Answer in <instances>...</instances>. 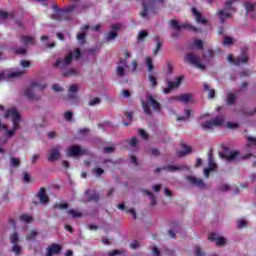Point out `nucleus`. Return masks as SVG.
Here are the masks:
<instances>
[{"label": "nucleus", "mask_w": 256, "mask_h": 256, "mask_svg": "<svg viewBox=\"0 0 256 256\" xmlns=\"http://www.w3.org/2000/svg\"><path fill=\"white\" fill-rule=\"evenodd\" d=\"M4 117L6 119H9V117H11L13 127L11 130H7V125L1 124V122H0V127H2L4 129V131H6L7 137H13V135H15V132L18 131V129H19V122L21 121V114L19 113V110H17V108H9L6 111V113L4 114Z\"/></svg>", "instance_id": "obj_1"}, {"label": "nucleus", "mask_w": 256, "mask_h": 256, "mask_svg": "<svg viewBox=\"0 0 256 256\" xmlns=\"http://www.w3.org/2000/svg\"><path fill=\"white\" fill-rule=\"evenodd\" d=\"M45 87H47V84L41 83L40 81H33L30 86L24 90V95L27 99H30V101H37L41 99L39 93H41Z\"/></svg>", "instance_id": "obj_2"}, {"label": "nucleus", "mask_w": 256, "mask_h": 256, "mask_svg": "<svg viewBox=\"0 0 256 256\" xmlns=\"http://www.w3.org/2000/svg\"><path fill=\"white\" fill-rule=\"evenodd\" d=\"M142 108L144 113L146 115H152L151 108L156 112L159 113L161 111V103L157 101V98H155L151 94L146 95V101H142Z\"/></svg>", "instance_id": "obj_3"}, {"label": "nucleus", "mask_w": 256, "mask_h": 256, "mask_svg": "<svg viewBox=\"0 0 256 256\" xmlns=\"http://www.w3.org/2000/svg\"><path fill=\"white\" fill-rule=\"evenodd\" d=\"M163 3V0H144L142 3V11L140 12L142 19H149L151 15H154L157 5Z\"/></svg>", "instance_id": "obj_4"}, {"label": "nucleus", "mask_w": 256, "mask_h": 256, "mask_svg": "<svg viewBox=\"0 0 256 256\" xmlns=\"http://www.w3.org/2000/svg\"><path fill=\"white\" fill-rule=\"evenodd\" d=\"M73 57L79 59L81 57V50L76 49L75 52H70L63 59H58L54 64L55 67H59V69H65L68 65H71V61H73Z\"/></svg>", "instance_id": "obj_5"}, {"label": "nucleus", "mask_w": 256, "mask_h": 256, "mask_svg": "<svg viewBox=\"0 0 256 256\" xmlns=\"http://www.w3.org/2000/svg\"><path fill=\"white\" fill-rule=\"evenodd\" d=\"M223 157L224 159H226V161L233 163L235 161H241V159H249V157H251V154L247 156H241V154L237 150H226L223 154Z\"/></svg>", "instance_id": "obj_6"}, {"label": "nucleus", "mask_w": 256, "mask_h": 256, "mask_svg": "<svg viewBox=\"0 0 256 256\" xmlns=\"http://www.w3.org/2000/svg\"><path fill=\"white\" fill-rule=\"evenodd\" d=\"M131 52L125 51L124 59H120L116 67V73L118 77H125V69H128L129 66L127 65V59H130Z\"/></svg>", "instance_id": "obj_7"}, {"label": "nucleus", "mask_w": 256, "mask_h": 256, "mask_svg": "<svg viewBox=\"0 0 256 256\" xmlns=\"http://www.w3.org/2000/svg\"><path fill=\"white\" fill-rule=\"evenodd\" d=\"M25 73H27V70L25 69L16 71L5 70L3 72H0V81H7V79H15L17 77L25 75Z\"/></svg>", "instance_id": "obj_8"}, {"label": "nucleus", "mask_w": 256, "mask_h": 256, "mask_svg": "<svg viewBox=\"0 0 256 256\" xmlns=\"http://www.w3.org/2000/svg\"><path fill=\"white\" fill-rule=\"evenodd\" d=\"M146 67H148V81L152 87H157V73L153 72V59L151 57L146 58Z\"/></svg>", "instance_id": "obj_9"}, {"label": "nucleus", "mask_w": 256, "mask_h": 256, "mask_svg": "<svg viewBox=\"0 0 256 256\" xmlns=\"http://www.w3.org/2000/svg\"><path fill=\"white\" fill-rule=\"evenodd\" d=\"M225 123V117L218 116L214 118L213 120L206 121L201 124V127L205 129V131H209L213 129L214 127H221Z\"/></svg>", "instance_id": "obj_10"}, {"label": "nucleus", "mask_w": 256, "mask_h": 256, "mask_svg": "<svg viewBox=\"0 0 256 256\" xmlns=\"http://www.w3.org/2000/svg\"><path fill=\"white\" fill-rule=\"evenodd\" d=\"M61 149H63V146L59 144L50 148L47 155V159L50 163L61 159Z\"/></svg>", "instance_id": "obj_11"}, {"label": "nucleus", "mask_w": 256, "mask_h": 256, "mask_svg": "<svg viewBox=\"0 0 256 256\" xmlns=\"http://www.w3.org/2000/svg\"><path fill=\"white\" fill-rule=\"evenodd\" d=\"M66 154L68 157H82V155H87V149L81 146H71L67 149Z\"/></svg>", "instance_id": "obj_12"}, {"label": "nucleus", "mask_w": 256, "mask_h": 256, "mask_svg": "<svg viewBox=\"0 0 256 256\" xmlns=\"http://www.w3.org/2000/svg\"><path fill=\"white\" fill-rule=\"evenodd\" d=\"M186 61H188V63H191V65H194V67H197V69H205V64L201 63V60L199 59V57L195 54H188L186 55Z\"/></svg>", "instance_id": "obj_13"}, {"label": "nucleus", "mask_w": 256, "mask_h": 256, "mask_svg": "<svg viewBox=\"0 0 256 256\" xmlns=\"http://www.w3.org/2000/svg\"><path fill=\"white\" fill-rule=\"evenodd\" d=\"M181 81H183V76H179L175 82L167 81V87L163 89V93L169 95L173 89H177L181 85Z\"/></svg>", "instance_id": "obj_14"}, {"label": "nucleus", "mask_w": 256, "mask_h": 256, "mask_svg": "<svg viewBox=\"0 0 256 256\" xmlns=\"http://www.w3.org/2000/svg\"><path fill=\"white\" fill-rule=\"evenodd\" d=\"M53 9L56 14L52 15V18L55 19L56 21H61V15H67V13H71V11H75V6H70L62 12L59 11V6L57 5H54Z\"/></svg>", "instance_id": "obj_15"}, {"label": "nucleus", "mask_w": 256, "mask_h": 256, "mask_svg": "<svg viewBox=\"0 0 256 256\" xmlns=\"http://www.w3.org/2000/svg\"><path fill=\"white\" fill-rule=\"evenodd\" d=\"M169 25L171 29H173L174 31H181L182 29H186V28L192 29L193 31H197V28H193L189 24H180L179 21L177 20H171L169 22Z\"/></svg>", "instance_id": "obj_16"}, {"label": "nucleus", "mask_w": 256, "mask_h": 256, "mask_svg": "<svg viewBox=\"0 0 256 256\" xmlns=\"http://www.w3.org/2000/svg\"><path fill=\"white\" fill-rule=\"evenodd\" d=\"M248 59L249 58L245 54H242L241 56H239L235 59L233 58V55L227 56V61L229 63H232V65H243V64L247 63Z\"/></svg>", "instance_id": "obj_17"}, {"label": "nucleus", "mask_w": 256, "mask_h": 256, "mask_svg": "<svg viewBox=\"0 0 256 256\" xmlns=\"http://www.w3.org/2000/svg\"><path fill=\"white\" fill-rule=\"evenodd\" d=\"M165 171H168L169 173H177L179 171H189V166L185 164L180 165H168L163 168Z\"/></svg>", "instance_id": "obj_18"}, {"label": "nucleus", "mask_w": 256, "mask_h": 256, "mask_svg": "<svg viewBox=\"0 0 256 256\" xmlns=\"http://www.w3.org/2000/svg\"><path fill=\"white\" fill-rule=\"evenodd\" d=\"M187 181H189L190 185H194V187H199V189H205L207 186L203 179L197 178L195 176H187Z\"/></svg>", "instance_id": "obj_19"}, {"label": "nucleus", "mask_w": 256, "mask_h": 256, "mask_svg": "<svg viewBox=\"0 0 256 256\" xmlns=\"http://www.w3.org/2000/svg\"><path fill=\"white\" fill-rule=\"evenodd\" d=\"M209 241H215L216 245L218 247H221L223 245H225V243H227V240L221 236H219V234H215V233H211L208 236Z\"/></svg>", "instance_id": "obj_20"}, {"label": "nucleus", "mask_w": 256, "mask_h": 256, "mask_svg": "<svg viewBox=\"0 0 256 256\" xmlns=\"http://www.w3.org/2000/svg\"><path fill=\"white\" fill-rule=\"evenodd\" d=\"M111 29H112V31L108 32L106 35L107 41H113V39H117V31H119V29H121V25L113 24L111 26Z\"/></svg>", "instance_id": "obj_21"}, {"label": "nucleus", "mask_w": 256, "mask_h": 256, "mask_svg": "<svg viewBox=\"0 0 256 256\" xmlns=\"http://www.w3.org/2000/svg\"><path fill=\"white\" fill-rule=\"evenodd\" d=\"M61 253V246L58 244H52L46 248V256H53Z\"/></svg>", "instance_id": "obj_22"}, {"label": "nucleus", "mask_w": 256, "mask_h": 256, "mask_svg": "<svg viewBox=\"0 0 256 256\" xmlns=\"http://www.w3.org/2000/svg\"><path fill=\"white\" fill-rule=\"evenodd\" d=\"M217 169V164H215V161H213V158L209 156L208 158V168L204 169V176L206 178H209V174L211 171H215Z\"/></svg>", "instance_id": "obj_23"}, {"label": "nucleus", "mask_w": 256, "mask_h": 256, "mask_svg": "<svg viewBox=\"0 0 256 256\" xmlns=\"http://www.w3.org/2000/svg\"><path fill=\"white\" fill-rule=\"evenodd\" d=\"M176 101H180V103H193V94H181L175 97Z\"/></svg>", "instance_id": "obj_24"}, {"label": "nucleus", "mask_w": 256, "mask_h": 256, "mask_svg": "<svg viewBox=\"0 0 256 256\" xmlns=\"http://www.w3.org/2000/svg\"><path fill=\"white\" fill-rule=\"evenodd\" d=\"M40 203H49V197L45 193V188H41L37 194Z\"/></svg>", "instance_id": "obj_25"}, {"label": "nucleus", "mask_w": 256, "mask_h": 256, "mask_svg": "<svg viewBox=\"0 0 256 256\" xmlns=\"http://www.w3.org/2000/svg\"><path fill=\"white\" fill-rule=\"evenodd\" d=\"M20 41L22 45H35V37L33 36H22Z\"/></svg>", "instance_id": "obj_26"}, {"label": "nucleus", "mask_w": 256, "mask_h": 256, "mask_svg": "<svg viewBox=\"0 0 256 256\" xmlns=\"http://www.w3.org/2000/svg\"><path fill=\"white\" fill-rule=\"evenodd\" d=\"M41 41L43 45L49 49H53V47H55V42L49 41V36H42Z\"/></svg>", "instance_id": "obj_27"}, {"label": "nucleus", "mask_w": 256, "mask_h": 256, "mask_svg": "<svg viewBox=\"0 0 256 256\" xmlns=\"http://www.w3.org/2000/svg\"><path fill=\"white\" fill-rule=\"evenodd\" d=\"M11 253H14L16 256L21 255V253H23V246L19 244H12Z\"/></svg>", "instance_id": "obj_28"}, {"label": "nucleus", "mask_w": 256, "mask_h": 256, "mask_svg": "<svg viewBox=\"0 0 256 256\" xmlns=\"http://www.w3.org/2000/svg\"><path fill=\"white\" fill-rule=\"evenodd\" d=\"M192 13L198 23H207L206 19L201 18V13L197 11V8H192Z\"/></svg>", "instance_id": "obj_29"}, {"label": "nucleus", "mask_w": 256, "mask_h": 256, "mask_svg": "<svg viewBox=\"0 0 256 256\" xmlns=\"http://www.w3.org/2000/svg\"><path fill=\"white\" fill-rule=\"evenodd\" d=\"M154 41L156 43V48L153 51L154 55H157L159 53V50L161 49L163 42H161V38H159V36H155L154 37Z\"/></svg>", "instance_id": "obj_30"}, {"label": "nucleus", "mask_w": 256, "mask_h": 256, "mask_svg": "<svg viewBox=\"0 0 256 256\" xmlns=\"http://www.w3.org/2000/svg\"><path fill=\"white\" fill-rule=\"evenodd\" d=\"M75 75H79V72L73 68L63 72V77H75Z\"/></svg>", "instance_id": "obj_31"}, {"label": "nucleus", "mask_w": 256, "mask_h": 256, "mask_svg": "<svg viewBox=\"0 0 256 256\" xmlns=\"http://www.w3.org/2000/svg\"><path fill=\"white\" fill-rule=\"evenodd\" d=\"M144 193H145V195H147L149 197L152 206L157 205V199L155 198V195L152 194L151 191L145 190Z\"/></svg>", "instance_id": "obj_32"}, {"label": "nucleus", "mask_w": 256, "mask_h": 256, "mask_svg": "<svg viewBox=\"0 0 256 256\" xmlns=\"http://www.w3.org/2000/svg\"><path fill=\"white\" fill-rule=\"evenodd\" d=\"M10 165L11 167H20L21 166V159L16 158V157H10Z\"/></svg>", "instance_id": "obj_33"}, {"label": "nucleus", "mask_w": 256, "mask_h": 256, "mask_svg": "<svg viewBox=\"0 0 256 256\" xmlns=\"http://www.w3.org/2000/svg\"><path fill=\"white\" fill-rule=\"evenodd\" d=\"M68 215H70V217H72L73 219L83 217V214L80 211L73 210V209L68 210Z\"/></svg>", "instance_id": "obj_34"}, {"label": "nucleus", "mask_w": 256, "mask_h": 256, "mask_svg": "<svg viewBox=\"0 0 256 256\" xmlns=\"http://www.w3.org/2000/svg\"><path fill=\"white\" fill-rule=\"evenodd\" d=\"M191 153L190 146L182 145V151L178 153L180 157H183V155H189Z\"/></svg>", "instance_id": "obj_35"}, {"label": "nucleus", "mask_w": 256, "mask_h": 256, "mask_svg": "<svg viewBox=\"0 0 256 256\" xmlns=\"http://www.w3.org/2000/svg\"><path fill=\"white\" fill-rule=\"evenodd\" d=\"M245 9H246L247 15H249V14L253 13V11H255V4H253L251 2H246Z\"/></svg>", "instance_id": "obj_36"}, {"label": "nucleus", "mask_w": 256, "mask_h": 256, "mask_svg": "<svg viewBox=\"0 0 256 256\" xmlns=\"http://www.w3.org/2000/svg\"><path fill=\"white\" fill-rule=\"evenodd\" d=\"M10 243H12V245L19 244V234L17 232H14L13 234H11Z\"/></svg>", "instance_id": "obj_37"}, {"label": "nucleus", "mask_w": 256, "mask_h": 256, "mask_svg": "<svg viewBox=\"0 0 256 256\" xmlns=\"http://www.w3.org/2000/svg\"><path fill=\"white\" fill-rule=\"evenodd\" d=\"M100 104H101V98L99 97L91 98L88 102L89 107H95Z\"/></svg>", "instance_id": "obj_38"}, {"label": "nucleus", "mask_w": 256, "mask_h": 256, "mask_svg": "<svg viewBox=\"0 0 256 256\" xmlns=\"http://www.w3.org/2000/svg\"><path fill=\"white\" fill-rule=\"evenodd\" d=\"M235 99H237V96L235 94L228 93L226 98L227 105H233V103H235Z\"/></svg>", "instance_id": "obj_39"}, {"label": "nucleus", "mask_w": 256, "mask_h": 256, "mask_svg": "<svg viewBox=\"0 0 256 256\" xmlns=\"http://www.w3.org/2000/svg\"><path fill=\"white\" fill-rule=\"evenodd\" d=\"M37 231L35 230H32L31 232H29L27 235H26V240L27 241H35V239L37 238Z\"/></svg>", "instance_id": "obj_40"}, {"label": "nucleus", "mask_w": 256, "mask_h": 256, "mask_svg": "<svg viewBox=\"0 0 256 256\" xmlns=\"http://www.w3.org/2000/svg\"><path fill=\"white\" fill-rule=\"evenodd\" d=\"M92 173L95 175V177H101L103 173H105V170H103V168L96 167L92 170Z\"/></svg>", "instance_id": "obj_41"}, {"label": "nucleus", "mask_w": 256, "mask_h": 256, "mask_svg": "<svg viewBox=\"0 0 256 256\" xmlns=\"http://www.w3.org/2000/svg\"><path fill=\"white\" fill-rule=\"evenodd\" d=\"M184 113H185V116H179L177 118V121H185V119H189V117H191V110L190 109H186L184 111Z\"/></svg>", "instance_id": "obj_42"}, {"label": "nucleus", "mask_w": 256, "mask_h": 256, "mask_svg": "<svg viewBox=\"0 0 256 256\" xmlns=\"http://www.w3.org/2000/svg\"><path fill=\"white\" fill-rule=\"evenodd\" d=\"M233 43H235V40L231 37H224V41H223V45L225 46H229V45H233Z\"/></svg>", "instance_id": "obj_43"}, {"label": "nucleus", "mask_w": 256, "mask_h": 256, "mask_svg": "<svg viewBox=\"0 0 256 256\" xmlns=\"http://www.w3.org/2000/svg\"><path fill=\"white\" fill-rule=\"evenodd\" d=\"M20 219L24 222V223H31L33 221V217L27 215V214H23Z\"/></svg>", "instance_id": "obj_44"}, {"label": "nucleus", "mask_w": 256, "mask_h": 256, "mask_svg": "<svg viewBox=\"0 0 256 256\" xmlns=\"http://www.w3.org/2000/svg\"><path fill=\"white\" fill-rule=\"evenodd\" d=\"M247 141H248V147H253V146L256 147V138L255 137L248 136Z\"/></svg>", "instance_id": "obj_45"}, {"label": "nucleus", "mask_w": 256, "mask_h": 256, "mask_svg": "<svg viewBox=\"0 0 256 256\" xmlns=\"http://www.w3.org/2000/svg\"><path fill=\"white\" fill-rule=\"evenodd\" d=\"M20 66L23 69H29L31 67V62L27 61V60H21L20 61Z\"/></svg>", "instance_id": "obj_46"}, {"label": "nucleus", "mask_w": 256, "mask_h": 256, "mask_svg": "<svg viewBox=\"0 0 256 256\" xmlns=\"http://www.w3.org/2000/svg\"><path fill=\"white\" fill-rule=\"evenodd\" d=\"M147 35H149L147 31H140L138 33V41H145V37H147Z\"/></svg>", "instance_id": "obj_47"}, {"label": "nucleus", "mask_w": 256, "mask_h": 256, "mask_svg": "<svg viewBox=\"0 0 256 256\" xmlns=\"http://www.w3.org/2000/svg\"><path fill=\"white\" fill-rule=\"evenodd\" d=\"M64 119L66 121H73V112L67 111L64 113Z\"/></svg>", "instance_id": "obj_48"}, {"label": "nucleus", "mask_w": 256, "mask_h": 256, "mask_svg": "<svg viewBox=\"0 0 256 256\" xmlns=\"http://www.w3.org/2000/svg\"><path fill=\"white\" fill-rule=\"evenodd\" d=\"M55 209H68L69 205L67 203H59L54 205Z\"/></svg>", "instance_id": "obj_49"}, {"label": "nucleus", "mask_w": 256, "mask_h": 256, "mask_svg": "<svg viewBox=\"0 0 256 256\" xmlns=\"http://www.w3.org/2000/svg\"><path fill=\"white\" fill-rule=\"evenodd\" d=\"M131 249H139L141 247V244L137 240H133L130 244Z\"/></svg>", "instance_id": "obj_50"}, {"label": "nucleus", "mask_w": 256, "mask_h": 256, "mask_svg": "<svg viewBox=\"0 0 256 256\" xmlns=\"http://www.w3.org/2000/svg\"><path fill=\"white\" fill-rule=\"evenodd\" d=\"M128 145L130 147H137V145H139V141L137 140V138H132L129 142Z\"/></svg>", "instance_id": "obj_51"}, {"label": "nucleus", "mask_w": 256, "mask_h": 256, "mask_svg": "<svg viewBox=\"0 0 256 256\" xmlns=\"http://www.w3.org/2000/svg\"><path fill=\"white\" fill-rule=\"evenodd\" d=\"M194 45H195V47H197L198 49H203V40H200V39L194 40Z\"/></svg>", "instance_id": "obj_52"}, {"label": "nucleus", "mask_w": 256, "mask_h": 256, "mask_svg": "<svg viewBox=\"0 0 256 256\" xmlns=\"http://www.w3.org/2000/svg\"><path fill=\"white\" fill-rule=\"evenodd\" d=\"M77 91H79V85L73 84L70 86L69 93H77Z\"/></svg>", "instance_id": "obj_53"}, {"label": "nucleus", "mask_w": 256, "mask_h": 256, "mask_svg": "<svg viewBox=\"0 0 256 256\" xmlns=\"http://www.w3.org/2000/svg\"><path fill=\"white\" fill-rule=\"evenodd\" d=\"M14 52L16 53V55H25L27 53V50L24 48H16Z\"/></svg>", "instance_id": "obj_54"}, {"label": "nucleus", "mask_w": 256, "mask_h": 256, "mask_svg": "<svg viewBox=\"0 0 256 256\" xmlns=\"http://www.w3.org/2000/svg\"><path fill=\"white\" fill-rule=\"evenodd\" d=\"M89 201H99V194L98 193H92L89 197Z\"/></svg>", "instance_id": "obj_55"}, {"label": "nucleus", "mask_w": 256, "mask_h": 256, "mask_svg": "<svg viewBox=\"0 0 256 256\" xmlns=\"http://www.w3.org/2000/svg\"><path fill=\"white\" fill-rule=\"evenodd\" d=\"M243 227H247V221L238 220V229H243Z\"/></svg>", "instance_id": "obj_56"}, {"label": "nucleus", "mask_w": 256, "mask_h": 256, "mask_svg": "<svg viewBox=\"0 0 256 256\" xmlns=\"http://www.w3.org/2000/svg\"><path fill=\"white\" fill-rule=\"evenodd\" d=\"M137 67H138V64H137L136 60H133L131 67H130L132 73H135L137 71Z\"/></svg>", "instance_id": "obj_57"}, {"label": "nucleus", "mask_w": 256, "mask_h": 256, "mask_svg": "<svg viewBox=\"0 0 256 256\" xmlns=\"http://www.w3.org/2000/svg\"><path fill=\"white\" fill-rule=\"evenodd\" d=\"M113 151H115V146H108L104 148V153H113Z\"/></svg>", "instance_id": "obj_58"}, {"label": "nucleus", "mask_w": 256, "mask_h": 256, "mask_svg": "<svg viewBox=\"0 0 256 256\" xmlns=\"http://www.w3.org/2000/svg\"><path fill=\"white\" fill-rule=\"evenodd\" d=\"M121 253H123L122 251H119V250H112V251H109L107 253L108 256H115V255H121Z\"/></svg>", "instance_id": "obj_59"}, {"label": "nucleus", "mask_w": 256, "mask_h": 256, "mask_svg": "<svg viewBox=\"0 0 256 256\" xmlns=\"http://www.w3.org/2000/svg\"><path fill=\"white\" fill-rule=\"evenodd\" d=\"M227 127H228V129H237V127H239V124L234 123V122H228Z\"/></svg>", "instance_id": "obj_60"}, {"label": "nucleus", "mask_w": 256, "mask_h": 256, "mask_svg": "<svg viewBox=\"0 0 256 256\" xmlns=\"http://www.w3.org/2000/svg\"><path fill=\"white\" fill-rule=\"evenodd\" d=\"M139 135L140 137H142V139H149V135H147V132H145V130H139Z\"/></svg>", "instance_id": "obj_61"}, {"label": "nucleus", "mask_w": 256, "mask_h": 256, "mask_svg": "<svg viewBox=\"0 0 256 256\" xmlns=\"http://www.w3.org/2000/svg\"><path fill=\"white\" fill-rule=\"evenodd\" d=\"M77 39L78 41H82L81 44L83 45V43H85V34L84 33L78 34Z\"/></svg>", "instance_id": "obj_62"}, {"label": "nucleus", "mask_w": 256, "mask_h": 256, "mask_svg": "<svg viewBox=\"0 0 256 256\" xmlns=\"http://www.w3.org/2000/svg\"><path fill=\"white\" fill-rule=\"evenodd\" d=\"M152 253H153V255H155V256H160V255H161V252L159 251V248H157V246H154V247L152 248Z\"/></svg>", "instance_id": "obj_63"}, {"label": "nucleus", "mask_w": 256, "mask_h": 256, "mask_svg": "<svg viewBox=\"0 0 256 256\" xmlns=\"http://www.w3.org/2000/svg\"><path fill=\"white\" fill-rule=\"evenodd\" d=\"M194 251L196 256H203V253L201 252V248L199 246H196Z\"/></svg>", "instance_id": "obj_64"}]
</instances>
